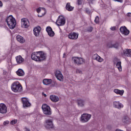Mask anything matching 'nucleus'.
Listing matches in <instances>:
<instances>
[{
	"instance_id": "f257e3e1",
	"label": "nucleus",
	"mask_w": 131,
	"mask_h": 131,
	"mask_svg": "<svg viewBox=\"0 0 131 131\" xmlns=\"http://www.w3.org/2000/svg\"><path fill=\"white\" fill-rule=\"evenodd\" d=\"M6 22L10 29H14L16 27L17 21L13 15H11L7 17L6 19Z\"/></svg>"
},
{
	"instance_id": "f03ea898",
	"label": "nucleus",
	"mask_w": 131,
	"mask_h": 131,
	"mask_svg": "<svg viewBox=\"0 0 131 131\" xmlns=\"http://www.w3.org/2000/svg\"><path fill=\"white\" fill-rule=\"evenodd\" d=\"M11 89L13 92L17 93V92H21L22 91V85L18 81L14 82L12 85Z\"/></svg>"
},
{
	"instance_id": "7ed1b4c3",
	"label": "nucleus",
	"mask_w": 131,
	"mask_h": 131,
	"mask_svg": "<svg viewBox=\"0 0 131 131\" xmlns=\"http://www.w3.org/2000/svg\"><path fill=\"white\" fill-rule=\"evenodd\" d=\"M42 110L43 111V113H44L46 115H52L51 107L47 104H44L42 105Z\"/></svg>"
},
{
	"instance_id": "20e7f679",
	"label": "nucleus",
	"mask_w": 131,
	"mask_h": 131,
	"mask_svg": "<svg viewBox=\"0 0 131 131\" xmlns=\"http://www.w3.org/2000/svg\"><path fill=\"white\" fill-rule=\"evenodd\" d=\"M66 23V19L64 16L60 15L58 17V19L56 20V24L57 26H63L65 25Z\"/></svg>"
},
{
	"instance_id": "39448f33",
	"label": "nucleus",
	"mask_w": 131,
	"mask_h": 131,
	"mask_svg": "<svg viewBox=\"0 0 131 131\" xmlns=\"http://www.w3.org/2000/svg\"><path fill=\"white\" fill-rule=\"evenodd\" d=\"M21 25L23 28H28L29 27V20L27 18L21 19Z\"/></svg>"
},
{
	"instance_id": "423d86ee",
	"label": "nucleus",
	"mask_w": 131,
	"mask_h": 131,
	"mask_svg": "<svg viewBox=\"0 0 131 131\" xmlns=\"http://www.w3.org/2000/svg\"><path fill=\"white\" fill-rule=\"evenodd\" d=\"M92 117V115L90 114H83L81 115V121L82 122H88L91 118Z\"/></svg>"
},
{
	"instance_id": "0eeeda50",
	"label": "nucleus",
	"mask_w": 131,
	"mask_h": 131,
	"mask_svg": "<svg viewBox=\"0 0 131 131\" xmlns=\"http://www.w3.org/2000/svg\"><path fill=\"white\" fill-rule=\"evenodd\" d=\"M39 56H40L39 51L33 52L31 54V59L32 60H34V61L39 62V60H40Z\"/></svg>"
},
{
	"instance_id": "6e6552de",
	"label": "nucleus",
	"mask_w": 131,
	"mask_h": 131,
	"mask_svg": "<svg viewBox=\"0 0 131 131\" xmlns=\"http://www.w3.org/2000/svg\"><path fill=\"white\" fill-rule=\"evenodd\" d=\"M7 112H8L7 105L4 103H0V113H1V114H6Z\"/></svg>"
},
{
	"instance_id": "1a4fd4ad",
	"label": "nucleus",
	"mask_w": 131,
	"mask_h": 131,
	"mask_svg": "<svg viewBox=\"0 0 131 131\" xmlns=\"http://www.w3.org/2000/svg\"><path fill=\"white\" fill-rule=\"evenodd\" d=\"M72 60L74 61V63L77 64V65H80L83 63V59H82V58L74 57L72 58Z\"/></svg>"
},
{
	"instance_id": "9d476101",
	"label": "nucleus",
	"mask_w": 131,
	"mask_h": 131,
	"mask_svg": "<svg viewBox=\"0 0 131 131\" xmlns=\"http://www.w3.org/2000/svg\"><path fill=\"white\" fill-rule=\"evenodd\" d=\"M46 128H53L54 125L53 124V121L51 119H48L46 120Z\"/></svg>"
},
{
	"instance_id": "9b49d317",
	"label": "nucleus",
	"mask_w": 131,
	"mask_h": 131,
	"mask_svg": "<svg viewBox=\"0 0 131 131\" xmlns=\"http://www.w3.org/2000/svg\"><path fill=\"white\" fill-rule=\"evenodd\" d=\"M36 11L38 14H41V15H38V17H42L46 15V9L44 8L39 7L36 9Z\"/></svg>"
},
{
	"instance_id": "f8f14e48",
	"label": "nucleus",
	"mask_w": 131,
	"mask_h": 131,
	"mask_svg": "<svg viewBox=\"0 0 131 131\" xmlns=\"http://www.w3.org/2000/svg\"><path fill=\"white\" fill-rule=\"evenodd\" d=\"M121 33L124 35H128L129 34V31L127 30L125 26H122L120 28Z\"/></svg>"
},
{
	"instance_id": "ddd939ff",
	"label": "nucleus",
	"mask_w": 131,
	"mask_h": 131,
	"mask_svg": "<svg viewBox=\"0 0 131 131\" xmlns=\"http://www.w3.org/2000/svg\"><path fill=\"white\" fill-rule=\"evenodd\" d=\"M55 76L56 78L60 81H63V79H64V77H63V75L59 71H57L55 73Z\"/></svg>"
},
{
	"instance_id": "4468645a",
	"label": "nucleus",
	"mask_w": 131,
	"mask_h": 131,
	"mask_svg": "<svg viewBox=\"0 0 131 131\" xmlns=\"http://www.w3.org/2000/svg\"><path fill=\"white\" fill-rule=\"evenodd\" d=\"M46 31L49 36L53 37L55 35V33L53 31V29L51 27H47L46 28Z\"/></svg>"
},
{
	"instance_id": "2eb2a0df",
	"label": "nucleus",
	"mask_w": 131,
	"mask_h": 131,
	"mask_svg": "<svg viewBox=\"0 0 131 131\" xmlns=\"http://www.w3.org/2000/svg\"><path fill=\"white\" fill-rule=\"evenodd\" d=\"M24 107H29L31 104L28 99L26 98H23L21 99Z\"/></svg>"
},
{
	"instance_id": "dca6fc26",
	"label": "nucleus",
	"mask_w": 131,
	"mask_h": 131,
	"mask_svg": "<svg viewBox=\"0 0 131 131\" xmlns=\"http://www.w3.org/2000/svg\"><path fill=\"white\" fill-rule=\"evenodd\" d=\"M41 30V28L39 26L36 27L34 29V34L35 36H38L39 33H40V31Z\"/></svg>"
},
{
	"instance_id": "f3484780",
	"label": "nucleus",
	"mask_w": 131,
	"mask_h": 131,
	"mask_svg": "<svg viewBox=\"0 0 131 131\" xmlns=\"http://www.w3.org/2000/svg\"><path fill=\"white\" fill-rule=\"evenodd\" d=\"M68 37L70 39H77L78 38V34L75 32L71 33L68 35Z\"/></svg>"
},
{
	"instance_id": "a211bd4d",
	"label": "nucleus",
	"mask_w": 131,
	"mask_h": 131,
	"mask_svg": "<svg viewBox=\"0 0 131 131\" xmlns=\"http://www.w3.org/2000/svg\"><path fill=\"white\" fill-rule=\"evenodd\" d=\"M113 105L115 108H117V109H121V108H123V104L120 103L119 101H114Z\"/></svg>"
},
{
	"instance_id": "6ab92c4d",
	"label": "nucleus",
	"mask_w": 131,
	"mask_h": 131,
	"mask_svg": "<svg viewBox=\"0 0 131 131\" xmlns=\"http://www.w3.org/2000/svg\"><path fill=\"white\" fill-rule=\"evenodd\" d=\"M39 62H41V61H43V60H46L47 58V56L42 51H39Z\"/></svg>"
},
{
	"instance_id": "aec40b11",
	"label": "nucleus",
	"mask_w": 131,
	"mask_h": 131,
	"mask_svg": "<svg viewBox=\"0 0 131 131\" xmlns=\"http://www.w3.org/2000/svg\"><path fill=\"white\" fill-rule=\"evenodd\" d=\"M50 99L52 101V102H54V103H56V102H59V97L57 96L52 95L50 96Z\"/></svg>"
},
{
	"instance_id": "412c9836",
	"label": "nucleus",
	"mask_w": 131,
	"mask_h": 131,
	"mask_svg": "<svg viewBox=\"0 0 131 131\" xmlns=\"http://www.w3.org/2000/svg\"><path fill=\"white\" fill-rule=\"evenodd\" d=\"M16 39L20 43H24L25 42V39L23 37L20 36L19 35L16 36Z\"/></svg>"
},
{
	"instance_id": "4be33fe9",
	"label": "nucleus",
	"mask_w": 131,
	"mask_h": 131,
	"mask_svg": "<svg viewBox=\"0 0 131 131\" xmlns=\"http://www.w3.org/2000/svg\"><path fill=\"white\" fill-rule=\"evenodd\" d=\"M66 9L67 11H69V12H72V11L74 10V7L71 6L70 3H68L66 6Z\"/></svg>"
},
{
	"instance_id": "5701e85b",
	"label": "nucleus",
	"mask_w": 131,
	"mask_h": 131,
	"mask_svg": "<svg viewBox=\"0 0 131 131\" xmlns=\"http://www.w3.org/2000/svg\"><path fill=\"white\" fill-rule=\"evenodd\" d=\"M93 58L94 60H96V61H98V62H103V59L101 58L100 56L98 54H95L93 56Z\"/></svg>"
},
{
	"instance_id": "b1692460",
	"label": "nucleus",
	"mask_w": 131,
	"mask_h": 131,
	"mask_svg": "<svg viewBox=\"0 0 131 131\" xmlns=\"http://www.w3.org/2000/svg\"><path fill=\"white\" fill-rule=\"evenodd\" d=\"M114 93L117 94V95H120V96H123V94H124V90H120L118 89H114Z\"/></svg>"
},
{
	"instance_id": "393cba45",
	"label": "nucleus",
	"mask_w": 131,
	"mask_h": 131,
	"mask_svg": "<svg viewBox=\"0 0 131 131\" xmlns=\"http://www.w3.org/2000/svg\"><path fill=\"white\" fill-rule=\"evenodd\" d=\"M16 60L17 64H21L23 62H24V59L21 56H17L16 57Z\"/></svg>"
},
{
	"instance_id": "a878e982",
	"label": "nucleus",
	"mask_w": 131,
	"mask_h": 131,
	"mask_svg": "<svg viewBox=\"0 0 131 131\" xmlns=\"http://www.w3.org/2000/svg\"><path fill=\"white\" fill-rule=\"evenodd\" d=\"M123 53L124 56L127 57H131V50L130 49H126L123 51Z\"/></svg>"
},
{
	"instance_id": "bb28decb",
	"label": "nucleus",
	"mask_w": 131,
	"mask_h": 131,
	"mask_svg": "<svg viewBox=\"0 0 131 131\" xmlns=\"http://www.w3.org/2000/svg\"><path fill=\"white\" fill-rule=\"evenodd\" d=\"M52 83V79H45L43 80V84L45 85H49Z\"/></svg>"
},
{
	"instance_id": "cd10ccee",
	"label": "nucleus",
	"mask_w": 131,
	"mask_h": 131,
	"mask_svg": "<svg viewBox=\"0 0 131 131\" xmlns=\"http://www.w3.org/2000/svg\"><path fill=\"white\" fill-rule=\"evenodd\" d=\"M16 74L18 76H24V74L25 73H24V71L21 69H19L17 71H16Z\"/></svg>"
},
{
	"instance_id": "c85d7f7f",
	"label": "nucleus",
	"mask_w": 131,
	"mask_h": 131,
	"mask_svg": "<svg viewBox=\"0 0 131 131\" xmlns=\"http://www.w3.org/2000/svg\"><path fill=\"white\" fill-rule=\"evenodd\" d=\"M122 121L124 123H127L128 124V123H130V119H129L127 116H125L124 117Z\"/></svg>"
},
{
	"instance_id": "c756f323",
	"label": "nucleus",
	"mask_w": 131,
	"mask_h": 131,
	"mask_svg": "<svg viewBox=\"0 0 131 131\" xmlns=\"http://www.w3.org/2000/svg\"><path fill=\"white\" fill-rule=\"evenodd\" d=\"M116 67L119 71H122V67H121V61H119L116 63Z\"/></svg>"
},
{
	"instance_id": "7c9ffc66",
	"label": "nucleus",
	"mask_w": 131,
	"mask_h": 131,
	"mask_svg": "<svg viewBox=\"0 0 131 131\" xmlns=\"http://www.w3.org/2000/svg\"><path fill=\"white\" fill-rule=\"evenodd\" d=\"M118 43H116L114 45H110L108 44L107 45V48H115V49H118Z\"/></svg>"
},
{
	"instance_id": "2f4dec72",
	"label": "nucleus",
	"mask_w": 131,
	"mask_h": 131,
	"mask_svg": "<svg viewBox=\"0 0 131 131\" xmlns=\"http://www.w3.org/2000/svg\"><path fill=\"white\" fill-rule=\"evenodd\" d=\"M84 104V101H83L82 100L80 99H78V106H80V107H83Z\"/></svg>"
},
{
	"instance_id": "473e14b6",
	"label": "nucleus",
	"mask_w": 131,
	"mask_h": 131,
	"mask_svg": "<svg viewBox=\"0 0 131 131\" xmlns=\"http://www.w3.org/2000/svg\"><path fill=\"white\" fill-rule=\"evenodd\" d=\"M94 21H95V23H96V24L99 23V22H100V18H99V16H96Z\"/></svg>"
},
{
	"instance_id": "72a5a7b5",
	"label": "nucleus",
	"mask_w": 131,
	"mask_h": 131,
	"mask_svg": "<svg viewBox=\"0 0 131 131\" xmlns=\"http://www.w3.org/2000/svg\"><path fill=\"white\" fill-rule=\"evenodd\" d=\"M18 120H16V119H14V120H12L11 122H10V124H16V123H17Z\"/></svg>"
},
{
	"instance_id": "f704fd0d",
	"label": "nucleus",
	"mask_w": 131,
	"mask_h": 131,
	"mask_svg": "<svg viewBox=\"0 0 131 131\" xmlns=\"http://www.w3.org/2000/svg\"><path fill=\"white\" fill-rule=\"evenodd\" d=\"M84 2L83 0H77L78 5L79 6L82 5V3Z\"/></svg>"
},
{
	"instance_id": "c9c22d12",
	"label": "nucleus",
	"mask_w": 131,
	"mask_h": 131,
	"mask_svg": "<svg viewBox=\"0 0 131 131\" xmlns=\"http://www.w3.org/2000/svg\"><path fill=\"white\" fill-rule=\"evenodd\" d=\"M115 29H116V28L115 27H112L111 28V30H112L113 31H114V30H115Z\"/></svg>"
},
{
	"instance_id": "e433bc0d",
	"label": "nucleus",
	"mask_w": 131,
	"mask_h": 131,
	"mask_svg": "<svg viewBox=\"0 0 131 131\" xmlns=\"http://www.w3.org/2000/svg\"><path fill=\"white\" fill-rule=\"evenodd\" d=\"M7 124H9V121H4V125H6Z\"/></svg>"
},
{
	"instance_id": "4c0bfd02",
	"label": "nucleus",
	"mask_w": 131,
	"mask_h": 131,
	"mask_svg": "<svg viewBox=\"0 0 131 131\" xmlns=\"http://www.w3.org/2000/svg\"><path fill=\"white\" fill-rule=\"evenodd\" d=\"M114 2H118V3H122V0H113Z\"/></svg>"
},
{
	"instance_id": "58836bf2",
	"label": "nucleus",
	"mask_w": 131,
	"mask_h": 131,
	"mask_svg": "<svg viewBox=\"0 0 131 131\" xmlns=\"http://www.w3.org/2000/svg\"><path fill=\"white\" fill-rule=\"evenodd\" d=\"M127 17H131V13L129 12V13H127Z\"/></svg>"
},
{
	"instance_id": "ea45409f",
	"label": "nucleus",
	"mask_w": 131,
	"mask_h": 131,
	"mask_svg": "<svg viewBox=\"0 0 131 131\" xmlns=\"http://www.w3.org/2000/svg\"><path fill=\"white\" fill-rule=\"evenodd\" d=\"M3 2L0 1V8H2L3 7Z\"/></svg>"
},
{
	"instance_id": "a19ab883",
	"label": "nucleus",
	"mask_w": 131,
	"mask_h": 131,
	"mask_svg": "<svg viewBox=\"0 0 131 131\" xmlns=\"http://www.w3.org/2000/svg\"><path fill=\"white\" fill-rule=\"evenodd\" d=\"M90 32H92L93 31V27H90V29L88 30Z\"/></svg>"
},
{
	"instance_id": "79ce46f5",
	"label": "nucleus",
	"mask_w": 131,
	"mask_h": 131,
	"mask_svg": "<svg viewBox=\"0 0 131 131\" xmlns=\"http://www.w3.org/2000/svg\"><path fill=\"white\" fill-rule=\"evenodd\" d=\"M42 96H44V97H47V94H45V93H42Z\"/></svg>"
},
{
	"instance_id": "37998d69",
	"label": "nucleus",
	"mask_w": 131,
	"mask_h": 131,
	"mask_svg": "<svg viewBox=\"0 0 131 131\" xmlns=\"http://www.w3.org/2000/svg\"><path fill=\"white\" fill-rule=\"evenodd\" d=\"M25 131H30V130L27 128H25Z\"/></svg>"
},
{
	"instance_id": "c03bdc74",
	"label": "nucleus",
	"mask_w": 131,
	"mask_h": 131,
	"mask_svg": "<svg viewBox=\"0 0 131 131\" xmlns=\"http://www.w3.org/2000/svg\"><path fill=\"white\" fill-rule=\"evenodd\" d=\"M79 73H80V72H81V71H78Z\"/></svg>"
},
{
	"instance_id": "a18cd8bd",
	"label": "nucleus",
	"mask_w": 131,
	"mask_h": 131,
	"mask_svg": "<svg viewBox=\"0 0 131 131\" xmlns=\"http://www.w3.org/2000/svg\"><path fill=\"white\" fill-rule=\"evenodd\" d=\"M48 2H51V0H48Z\"/></svg>"
},
{
	"instance_id": "49530a36",
	"label": "nucleus",
	"mask_w": 131,
	"mask_h": 131,
	"mask_svg": "<svg viewBox=\"0 0 131 131\" xmlns=\"http://www.w3.org/2000/svg\"><path fill=\"white\" fill-rule=\"evenodd\" d=\"M63 55H65V53H64Z\"/></svg>"
},
{
	"instance_id": "de8ad7c7",
	"label": "nucleus",
	"mask_w": 131,
	"mask_h": 131,
	"mask_svg": "<svg viewBox=\"0 0 131 131\" xmlns=\"http://www.w3.org/2000/svg\"><path fill=\"white\" fill-rule=\"evenodd\" d=\"M86 12H88V10H86Z\"/></svg>"
},
{
	"instance_id": "09e8293b",
	"label": "nucleus",
	"mask_w": 131,
	"mask_h": 131,
	"mask_svg": "<svg viewBox=\"0 0 131 131\" xmlns=\"http://www.w3.org/2000/svg\"><path fill=\"white\" fill-rule=\"evenodd\" d=\"M21 1H23V0H21Z\"/></svg>"
}]
</instances>
